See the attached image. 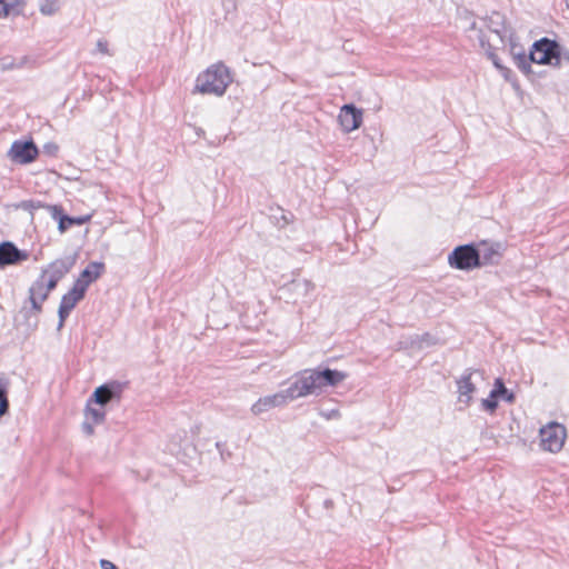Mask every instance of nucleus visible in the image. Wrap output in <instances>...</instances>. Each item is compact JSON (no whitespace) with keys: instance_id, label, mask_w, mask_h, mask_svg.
<instances>
[{"instance_id":"6ab92c4d","label":"nucleus","mask_w":569,"mask_h":569,"mask_svg":"<svg viewBox=\"0 0 569 569\" xmlns=\"http://www.w3.org/2000/svg\"><path fill=\"white\" fill-rule=\"evenodd\" d=\"M492 391L498 396V399L501 398L508 403H513L516 400L515 393L505 386V382L501 378H497L495 380Z\"/></svg>"},{"instance_id":"4c0bfd02","label":"nucleus","mask_w":569,"mask_h":569,"mask_svg":"<svg viewBox=\"0 0 569 569\" xmlns=\"http://www.w3.org/2000/svg\"><path fill=\"white\" fill-rule=\"evenodd\" d=\"M500 71H501V74L503 76V78H505L506 80H510V77L512 76V71H511L509 68H507V67L502 66V68L500 69Z\"/></svg>"},{"instance_id":"9b49d317","label":"nucleus","mask_w":569,"mask_h":569,"mask_svg":"<svg viewBox=\"0 0 569 569\" xmlns=\"http://www.w3.org/2000/svg\"><path fill=\"white\" fill-rule=\"evenodd\" d=\"M28 258L29 252L27 250L19 249L13 242L2 241L0 243V269L6 268L7 266L19 264Z\"/></svg>"},{"instance_id":"ea45409f","label":"nucleus","mask_w":569,"mask_h":569,"mask_svg":"<svg viewBox=\"0 0 569 569\" xmlns=\"http://www.w3.org/2000/svg\"><path fill=\"white\" fill-rule=\"evenodd\" d=\"M325 503H326V506H327V507H329V506H331V505H332V501H331V500H326V502H325Z\"/></svg>"},{"instance_id":"39448f33","label":"nucleus","mask_w":569,"mask_h":569,"mask_svg":"<svg viewBox=\"0 0 569 569\" xmlns=\"http://www.w3.org/2000/svg\"><path fill=\"white\" fill-rule=\"evenodd\" d=\"M298 398H300V396L298 395L296 385L292 381L287 389L276 392L273 395H269V396L259 398L251 406V412L254 416H259L264 412H268L269 410H271L273 408L284 406L289 401L296 400Z\"/></svg>"},{"instance_id":"a878e982","label":"nucleus","mask_w":569,"mask_h":569,"mask_svg":"<svg viewBox=\"0 0 569 569\" xmlns=\"http://www.w3.org/2000/svg\"><path fill=\"white\" fill-rule=\"evenodd\" d=\"M47 206L48 204L41 202L40 200H23L18 207L32 213L34 210L40 208L47 209Z\"/></svg>"},{"instance_id":"79ce46f5","label":"nucleus","mask_w":569,"mask_h":569,"mask_svg":"<svg viewBox=\"0 0 569 569\" xmlns=\"http://www.w3.org/2000/svg\"><path fill=\"white\" fill-rule=\"evenodd\" d=\"M566 2H567V7H568V9H569V0H566Z\"/></svg>"},{"instance_id":"bb28decb","label":"nucleus","mask_w":569,"mask_h":569,"mask_svg":"<svg viewBox=\"0 0 569 569\" xmlns=\"http://www.w3.org/2000/svg\"><path fill=\"white\" fill-rule=\"evenodd\" d=\"M88 288H89V286L86 282H83V279L78 277L76 279L71 290H73L74 293H78V295H80L81 297L84 298Z\"/></svg>"},{"instance_id":"2eb2a0df","label":"nucleus","mask_w":569,"mask_h":569,"mask_svg":"<svg viewBox=\"0 0 569 569\" xmlns=\"http://www.w3.org/2000/svg\"><path fill=\"white\" fill-rule=\"evenodd\" d=\"M77 262V253L56 259L52 261L46 270L47 273L61 280L69 271L73 268Z\"/></svg>"},{"instance_id":"393cba45","label":"nucleus","mask_w":569,"mask_h":569,"mask_svg":"<svg viewBox=\"0 0 569 569\" xmlns=\"http://www.w3.org/2000/svg\"><path fill=\"white\" fill-rule=\"evenodd\" d=\"M292 287L296 291L301 293L302 296H307L311 290H313L315 286L310 280H293Z\"/></svg>"},{"instance_id":"f257e3e1","label":"nucleus","mask_w":569,"mask_h":569,"mask_svg":"<svg viewBox=\"0 0 569 569\" xmlns=\"http://www.w3.org/2000/svg\"><path fill=\"white\" fill-rule=\"evenodd\" d=\"M348 378V373L329 367L319 366L296 373L295 385L300 398L320 395L328 387H336Z\"/></svg>"},{"instance_id":"b1692460","label":"nucleus","mask_w":569,"mask_h":569,"mask_svg":"<svg viewBox=\"0 0 569 569\" xmlns=\"http://www.w3.org/2000/svg\"><path fill=\"white\" fill-rule=\"evenodd\" d=\"M481 406L485 411L493 413L498 408V396L491 390L489 397L482 399Z\"/></svg>"},{"instance_id":"1a4fd4ad","label":"nucleus","mask_w":569,"mask_h":569,"mask_svg":"<svg viewBox=\"0 0 569 569\" xmlns=\"http://www.w3.org/2000/svg\"><path fill=\"white\" fill-rule=\"evenodd\" d=\"M476 246L479 252L480 268L483 266H495L500 262L505 251V246L501 242L482 240L476 243Z\"/></svg>"},{"instance_id":"4468645a","label":"nucleus","mask_w":569,"mask_h":569,"mask_svg":"<svg viewBox=\"0 0 569 569\" xmlns=\"http://www.w3.org/2000/svg\"><path fill=\"white\" fill-rule=\"evenodd\" d=\"M475 372L479 371L468 368L465 370L462 376L457 380L459 400L461 402H465L466 406L470 405L472 400L471 395L476 391V386L471 382V377Z\"/></svg>"},{"instance_id":"7ed1b4c3","label":"nucleus","mask_w":569,"mask_h":569,"mask_svg":"<svg viewBox=\"0 0 569 569\" xmlns=\"http://www.w3.org/2000/svg\"><path fill=\"white\" fill-rule=\"evenodd\" d=\"M530 60L538 64L558 67L561 62V47L556 40L541 38L532 44Z\"/></svg>"},{"instance_id":"ddd939ff","label":"nucleus","mask_w":569,"mask_h":569,"mask_svg":"<svg viewBox=\"0 0 569 569\" xmlns=\"http://www.w3.org/2000/svg\"><path fill=\"white\" fill-rule=\"evenodd\" d=\"M83 299L78 293H74L73 290H69L67 293H64L61 298L60 306L58 309V330H61L64 326V322L67 318L69 317L70 312L74 309L78 302H80Z\"/></svg>"},{"instance_id":"20e7f679","label":"nucleus","mask_w":569,"mask_h":569,"mask_svg":"<svg viewBox=\"0 0 569 569\" xmlns=\"http://www.w3.org/2000/svg\"><path fill=\"white\" fill-rule=\"evenodd\" d=\"M479 252L473 242L457 246L448 256V263L451 268L462 271H470L480 268Z\"/></svg>"},{"instance_id":"9d476101","label":"nucleus","mask_w":569,"mask_h":569,"mask_svg":"<svg viewBox=\"0 0 569 569\" xmlns=\"http://www.w3.org/2000/svg\"><path fill=\"white\" fill-rule=\"evenodd\" d=\"M47 210L53 220L58 222V230L64 233L72 226H82L90 220V216L71 217L67 214L60 204L47 206Z\"/></svg>"},{"instance_id":"a211bd4d","label":"nucleus","mask_w":569,"mask_h":569,"mask_svg":"<svg viewBox=\"0 0 569 569\" xmlns=\"http://www.w3.org/2000/svg\"><path fill=\"white\" fill-rule=\"evenodd\" d=\"M48 270H41L40 276L32 282L29 288V295L38 297V299L46 301L49 297V292L44 290V277Z\"/></svg>"},{"instance_id":"58836bf2","label":"nucleus","mask_w":569,"mask_h":569,"mask_svg":"<svg viewBox=\"0 0 569 569\" xmlns=\"http://www.w3.org/2000/svg\"><path fill=\"white\" fill-rule=\"evenodd\" d=\"M22 66V62L19 63V64H14L13 62H3L2 67L3 69H13L16 67H21Z\"/></svg>"},{"instance_id":"f03ea898","label":"nucleus","mask_w":569,"mask_h":569,"mask_svg":"<svg viewBox=\"0 0 569 569\" xmlns=\"http://www.w3.org/2000/svg\"><path fill=\"white\" fill-rule=\"evenodd\" d=\"M231 82L229 68L219 62L210 66L197 77L194 90L203 94L221 97Z\"/></svg>"},{"instance_id":"f704fd0d","label":"nucleus","mask_w":569,"mask_h":569,"mask_svg":"<svg viewBox=\"0 0 569 569\" xmlns=\"http://www.w3.org/2000/svg\"><path fill=\"white\" fill-rule=\"evenodd\" d=\"M100 567L101 569H119L112 561L107 559L100 560Z\"/></svg>"},{"instance_id":"6e6552de","label":"nucleus","mask_w":569,"mask_h":569,"mask_svg":"<svg viewBox=\"0 0 569 569\" xmlns=\"http://www.w3.org/2000/svg\"><path fill=\"white\" fill-rule=\"evenodd\" d=\"M39 148L32 139L14 140L8 151L10 160L18 164H29L39 156Z\"/></svg>"},{"instance_id":"2f4dec72","label":"nucleus","mask_w":569,"mask_h":569,"mask_svg":"<svg viewBox=\"0 0 569 569\" xmlns=\"http://www.w3.org/2000/svg\"><path fill=\"white\" fill-rule=\"evenodd\" d=\"M488 58L492 61L493 66L500 70L502 68L501 60L493 51H488Z\"/></svg>"},{"instance_id":"aec40b11","label":"nucleus","mask_w":569,"mask_h":569,"mask_svg":"<svg viewBox=\"0 0 569 569\" xmlns=\"http://www.w3.org/2000/svg\"><path fill=\"white\" fill-rule=\"evenodd\" d=\"M513 60L517 68L525 74L528 76L532 72L531 63H533V61L530 60V53L528 56L523 51L513 53Z\"/></svg>"},{"instance_id":"c9c22d12","label":"nucleus","mask_w":569,"mask_h":569,"mask_svg":"<svg viewBox=\"0 0 569 569\" xmlns=\"http://www.w3.org/2000/svg\"><path fill=\"white\" fill-rule=\"evenodd\" d=\"M321 416L325 417L326 419H333L340 417V413L337 409H332L328 412H321Z\"/></svg>"},{"instance_id":"cd10ccee","label":"nucleus","mask_w":569,"mask_h":569,"mask_svg":"<svg viewBox=\"0 0 569 569\" xmlns=\"http://www.w3.org/2000/svg\"><path fill=\"white\" fill-rule=\"evenodd\" d=\"M42 151L44 154H47L49 157H57L58 151H59V146L53 141H49L43 144Z\"/></svg>"},{"instance_id":"473e14b6","label":"nucleus","mask_w":569,"mask_h":569,"mask_svg":"<svg viewBox=\"0 0 569 569\" xmlns=\"http://www.w3.org/2000/svg\"><path fill=\"white\" fill-rule=\"evenodd\" d=\"M93 425H94V423H92V421H91V420H90V421H88V420H87V421H84V422L82 423V431H83L86 435L91 436V435L93 433Z\"/></svg>"},{"instance_id":"f3484780","label":"nucleus","mask_w":569,"mask_h":569,"mask_svg":"<svg viewBox=\"0 0 569 569\" xmlns=\"http://www.w3.org/2000/svg\"><path fill=\"white\" fill-rule=\"evenodd\" d=\"M106 271V264L100 261H91L88 266L80 272L79 277L83 279L88 286L99 279Z\"/></svg>"},{"instance_id":"c756f323","label":"nucleus","mask_w":569,"mask_h":569,"mask_svg":"<svg viewBox=\"0 0 569 569\" xmlns=\"http://www.w3.org/2000/svg\"><path fill=\"white\" fill-rule=\"evenodd\" d=\"M420 337V342L422 343V349L425 347H430V346H433L437 343V339L430 335L429 332H425L422 335H419Z\"/></svg>"},{"instance_id":"a19ab883","label":"nucleus","mask_w":569,"mask_h":569,"mask_svg":"<svg viewBox=\"0 0 569 569\" xmlns=\"http://www.w3.org/2000/svg\"><path fill=\"white\" fill-rule=\"evenodd\" d=\"M220 447H221V443L217 442V448L220 449Z\"/></svg>"},{"instance_id":"412c9836","label":"nucleus","mask_w":569,"mask_h":569,"mask_svg":"<svg viewBox=\"0 0 569 569\" xmlns=\"http://www.w3.org/2000/svg\"><path fill=\"white\" fill-rule=\"evenodd\" d=\"M8 382L0 380V418L9 413Z\"/></svg>"},{"instance_id":"4be33fe9","label":"nucleus","mask_w":569,"mask_h":569,"mask_svg":"<svg viewBox=\"0 0 569 569\" xmlns=\"http://www.w3.org/2000/svg\"><path fill=\"white\" fill-rule=\"evenodd\" d=\"M106 412L101 408H93L92 403H87L86 407V418L91 420L92 423H101L104 420Z\"/></svg>"},{"instance_id":"c85d7f7f","label":"nucleus","mask_w":569,"mask_h":569,"mask_svg":"<svg viewBox=\"0 0 569 569\" xmlns=\"http://www.w3.org/2000/svg\"><path fill=\"white\" fill-rule=\"evenodd\" d=\"M14 8V3H9L6 0H0V18L8 17Z\"/></svg>"},{"instance_id":"72a5a7b5","label":"nucleus","mask_w":569,"mask_h":569,"mask_svg":"<svg viewBox=\"0 0 569 569\" xmlns=\"http://www.w3.org/2000/svg\"><path fill=\"white\" fill-rule=\"evenodd\" d=\"M97 50L103 54L108 53V42L106 40H101V39L98 40Z\"/></svg>"},{"instance_id":"5701e85b","label":"nucleus","mask_w":569,"mask_h":569,"mask_svg":"<svg viewBox=\"0 0 569 569\" xmlns=\"http://www.w3.org/2000/svg\"><path fill=\"white\" fill-rule=\"evenodd\" d=\"M399 349H422L419 335H412L399 341Z\"/></svg>"},{"instance_id":"7c9ffc66","label":"nucleus","mask_w":569,"mask_h":569,"mask_svg":"<svg viewBox=\"0 0 569 569\" xmlns=\"http://www.w3.org/2000/svg\"><path fill=\"white\" fill-rule=\"evenodd\" d=\"M59 281V279L49 274L48 280H44V290L50 293L52 290L57 288Z\"/></svg>"},{"instance_id":"f8f14e48","label":"nucleus","mask_w":569,"mask_h":569,"mask_svg":"<svg viewBox=\"0 0 569 569\" xmlns=\"http://www.w3.org/2000/svg\"><path fill=\"white\" fill-rule=\"evenodd\" d=\"M338 121L345 132L358 129L362 123V111L352 103L341 107Z\"/></svg>"},{"instance_id":"e433bc0d","label":"nucleus","mask_w":569,"mask_h":569,"mask_svg":"<svg viewBox=\"0 0 569 569\" xmlns=\"http://www.w3.org/2000/svg\"><path fill=\"white\" fill-rule=\"evenodd\" d=\"M40 11L43 14H52L54 12V9H53L52 4H44V6L40 7Z\"/></svg>"},{"instance_id":"0eeeda50","label":"nucleus","mask_w":569,"mask_h":569,"mask_svg":"<svg viewBox=\"0 0 569 569\" xmlns=\"http://www.w3.org/2000/svg\"><path fill=\"white\" fill-rule=\"evenodd\" d=\"M126 385L124 382L112 380L99 386L90 396L89 403L104 407L113 401L119 402Z\"/></svg>"},{"instance_id":"dca6fc26","label":"nucleus","mask_w":569,"mask_h":569,"mask_svg":"<svg viewBox=\"0 0 569 569\" xmlns=\"http://www.w3.org/2000/svg\"><path fill=\"white\" fill-rule=\"evenodd\" d=\"M29 301L31 303V308L28 310H21V312L24 313V318L28 322V327L31 330H34L38 327L39 323V313L42 311V303L44 301L38 299V297L29 295Z\"/></svg>"},{"instance_id":"423d86ee","label":"nucleus","mask_w":569,"mask_h":569,"mask_svg":"<svg viewBox=\"0 0 569 569\" xmlns=\"http://www.w3.org/2000/svg\"><path fill=\"white\" fill-rule=\"evenodd\" d=\"M540 447L545 451L558 452L561 450L566 439V429L558 422H550L539 431Z\"/></svg>"}]
</instances>
